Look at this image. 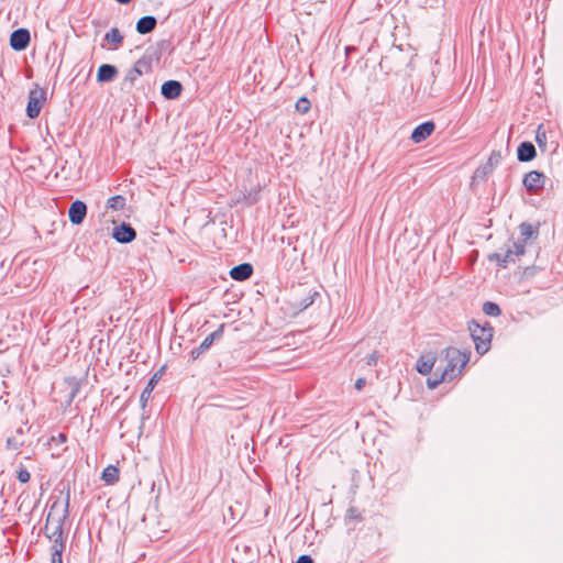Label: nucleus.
Listing matches in <instances>:
<instances>
[{"label": "nucleus", "instance_id": "nucleus-1", "mask_svg": "<svg viewBox=\"0 0 563 563\" xmlns=\"http://www.w3.org/2000/svg\"><path fill=\"white\" fill-rule=\"evenodd\" d=\"M68 508L69 493H67L64 499L55 500L49 507L44 527V534L53 542V544L64 543L63 526L68 517Z\"/></svg>", "mask_w": 563, "mask_h": 563}, {"label": "nucleus", "instance_id": "nucleus-2", "mask_svg": "<svg viewBox=\"0 0 563 563\" xmlns=\"http://www.w3.org/2000/svg\"><path fill=\"white\" fill-rule=\"evenodd\" d=\"M470 360L468 354L462 353L456 347L444 349L438 357V365L435 376L438 373L442 374V379L452 380L465 367Z\"/></svg>", "mask_w": 563, "mask_h": 563}, {"label": "nucleus", "instance_id": "nucleus-3", "mask_svg": "<svg viewBox=\"0 0 563 563\" xmlns=\"http://www.w3.org/2000/svg\"><path fill=\"white\" fill-rule=\"evenodd\" d=\"M522 241L512 242L507 247L505 254L493 253L488 256L489 261L497 262L500 267H506L509 263H515L516 258L523 255L526 251V241L534 235V230L530 223L523 222L519 227Z\"/></svg>", "mask_w": 563, "mask_h": 563}, {"label": "nucleus", "instance_id": "nucleus-4", "mask_svg": "<svg viewBox=\"0 0 563 563\" xmlns=\"http://www.w3.org/2000/svg\"><path fill=\"white\" fill-rule=\"evenodd\" d=\"M471 336L475 343L476 352L481 355L485 354L490 349V342L493 338V328L489 323L484 325L472 321L468 325Z\"/></svg>", "mask_w": 563, "mask_h": 563}, {"label": "nucleus", "instance_id": "nucleus-5", "mask_svg": "<svg viewBox=\"0 0 563 563\" xmlns=\"http://www.w3.org/2000/svg\"><path fill=\"white\" fill-rule=\"evenodd\" d=\"M152 69V63L150 58L142 57L140 58L134 66L128 70L123 81H122V89L125 88H132L135 80L144 75L150 73Z\"/></svg>", "mask_w": 563, "mask_h": 563}, {"label": "nucleus", "instance_id": "nucleus-6", "mask_svg": "<svg viewBox=\"0 0 563 563\" xmlns=\"http://www.w3.org/2000/svg\"><path fill=\"white\" fill-rule=\"evenodd\" d=\"M45 100L46 91L44 89L35 88L30 91L26 107V114L30 119H35L38 117Z\"/></svg>", "mask_w": 563, "mask_h": 563}, {"label": "nucleus", "instance_id": "nucleus-7", "mask_svg": "<svg viewBox=\"0 0 563 563\" xmlns=\"http://www.w3.org/2000/svg\"><path fill=\"white\" fill-rule=\"evenodd\" d=\"M112 236L117 242L125 244L136 238V232L131 224L122 222L120 225L114 227Z\"/></svg>", "mask_w": 563, "mask_h": 563}, {"label": "nucleus", "instance_id": "nucleus-8", "mask_svg": "<svg viewBox=\"0 0 563 563\" xmlns=\"http://www.w3.org/2000/svg\"><path fill=\"white\" fill-rule=\"evenodd\" d=\"M31 41L30 32L26 29H18L11 33L10 45L14 51L25 49Z\"/></svg>", "mask_w": 563, "mask_h": 563}, {"label": "nucleus", "instance_id": "nucleus-9", "mask_svg": "<svg viewBox=\"0 0 563 563\" xmlns=\"http://www.w3.org/2000/svg\"><path fill=\"white\" fill-rule=\"evenodd\" d=\"M545 176L538 172L531 170L523 178V186L530 192H537L544 187Z\"/></svg>", "mask_w": 563, "mask_h": 563}, {"label": "nucleus", "instance_id": "nucleus-10", "mask_svg": "<svg viewBox=\"0 0 563 563\" xmlns=\"http://www.w3.org/2000/svg\"><path fill=\"white\" fill-rule=\"evenodd\" d=\"M224 324H221L216 331L210 333L201 344L191 351V358L197 360L205 351H207L213 343L214 340H218L223 334Z\"/></svg>", "mask_w": 563, "mask_h": 563}, {"label": "nucleus", "instance_id": "nucleus-11", "mask_svg": "<svg viewBox=\"0 0 563 563\" xmlns=\"http://www.w3.org/2000/svg\"><path fill=\"white\" fill-rule=\"evenodd\" d=\"M87 214V206L80 200L74 201L68 210V217L73 224H80Z\"/></svg>", "mask_w": 563, "mask_h": 563}, {"label": "nucleus", "instance_id": "nucleus-12", "mask_svg": "<svg viewBox=\"0 0 563 563\" xmlns=\"http://www.w3.org/2000/svg\"><path fill=\"white\" fill-rule=\"evenodd\" d=\"M434 123L431 121L423 122L419 124L411 133V140L415 143H421L427 137H429L434 131Z\"/></svg>", "mask_w": 563, "mask_h": 563}, {"label": "nucleus", "instance_id": "nucleus-13", "mask_svg": "<svg viewBox=\"0 0 563 563\" xmlns=\"http://www.w3.org/2000/svg\"><path fill=\"white\" fill-rule=\"evenodd\" d=\"M435 363H438V357L433 353H426L419 357L416 368L421 375H428Z\"/></svg>", "mask_w": 563, "mask_h": 563}, {"label": "nucleus", "instance_id": "nucleus-14", "mask_svg": "<svg viewBox=\"0 0 563 563\" xmlns=\"http://www.w3.org/2000/svg\"><path fill=\"white\" fill-rule=\"evenodd\" d=\"M183 90V86L177 80H167L162 85L161 92L166 99L177 98Z\"/></svg>", "mask_w": 563, "mask_h": 563}, {"label": "nucleus", "instance_id": "nucleus-15", "mask_svg": "<svg viewBox=\"0 0 563 563\" xmlns=\"http://www.w3.org/2000/svg\"><path fill=\"white\" fill-rule=\"evenodd\" d=\"M252 273L253 266L250 263H242L231 268L230 276L234 280L242 282L250 278Z\"/></svg>", "mask_w": 563, "mask_h": 563}, {"label": "nucleus", "instance_id": "nucleus-16", "mask_svg": "<svg viewBox=\"0 0 563 563\" xmlns=\"http://www.w3.org/2000/svg\"><path fill=\"white\" fill-rule=\"evenodd\" d=\"M536 147L531 142H522L517 150L519 162H530L536 157Z\"/></svg>", "mask_w": 563, "mask_h": 563}, {"label": "nucleus", "instance_id": "nucleus-17", "mask_svg": "<svg viewBox=\"0 0 563 563\" xmlns=\"http://www.w3.org/2000/svg\"><path fill=\"white\" fill-rule=\"evenodd\" d=\"M156 24H157V20L155 16L145 15V16H142L136 22V31L140 34H147V33H151L156 27Z\"/></svg>", "mask_w": 563, "mask_h": 563}, {"label": "nucleus", "instance_id": "nucleus-18", "mask_svg": "<svg viewBox=\"0 0 563 563\" xmlns=\"http://www.w3.org/2000/svg\"><path fill=\"white\" fill-rule=\"evenodd\" d=\"M118 69L115 66L110 64H103L99 67L97 73V79L100 82H108L115 78Z\"/></svg>", "mask_w": 563, "mask_h": 563}, {"label": "nucleus", "instance_id": "nucleus-19", "mask_svg": "<svg viewBox=\"0 0 563 563\" xmlns=\"http://www.w3.org/2000/svg\"><path fill=\"white\" fill-rule=\"evenodd\" d=\"M24 444L23 430L19 428L15 434L7 439V449L18 451Z\"/></svg>", "mask_w": 563, "mask_h": 563}, {"label": "nucleus", "instance_id": "nucleus-20", "mask_svg": "<svg viewBox=\"0 0 563 563\" xmlns=\"http://www.w3.org/2000/svg\"><path fill=\"white\" fill-rule=\"evenodd\" d=\"M501 161V153L500 151H493L492 154L488 157V161L485 165H483L484 175H489L493 173L495 167L500 163Z\"/></svg>", "mask_w": 563, "mask_h": 563}, {"label": "nucleus", "instance_id": "nucleus-21", "mask_svg": "<svg viewBox=\"0 0 563 563\" xmlns=\"http://www.w3.org/2000/svg\"><path fill=\"white\" fill-rule=\"evenodd\" d=\"M101 478L107 484L112 485L119 481V470L113 465H109L103 470Z\"/></svg>", "mask_w": 563, "mask_h": 563}, {"label": "nucleus", "instance_id": "nucleus-22", "mask_svg": "<svg viewBox=\"0 0 563 563\" xmlns=\"http://www.w3.org/2000/svg\"><path fill=\"white\" fill-rule=\"evenodd\" d=\"M157 383V374H155L147 383L146 387L144 388V390L142 391L141 394V397H140V400H141V404L142 406L144 407L146 401L150 399L151 397V394L155 387Z\"/></svg>", "mask_w": 563, "mask_h": 563}, {"label": "nucleus", "instance_id": "nucleus-23", "mask_svg": "<svg viewBox=\"0 0 563 563\" xmlns=\"http://www.w3.org/2000/svg\"><path fill=\"white\" fill-rule=\"evenodd\" d=\"M11 225L5 211L0 212V238H4L10 233Z\"/></svg>", "mask_w": 563, "mask_h": 563}, {"label": "nucleus", "instance_id": "nucleus-24", "mask_svg": "<svg viewBox=\"0 0 563 563\" xmlns=\"http://www.w3.org/2000/svg\"><path fill=\"white\" fill-rule=\"evenodd\" d=\"M104 40L108 43H113L115 45H120L123 41V36L117 27H113L109 32H107Z\"/></svg>", "mask_w": 563, "mask_h": 563}, {"label": "nucleus", "instance_id": "nucleus-25", "mask_svg": "<svg viewBox=\"0 0 563 563\" xmlns=\"http://www.w3.org/2000/svg\"><path fill=\"white\" fill-rule=\"evenodd\" d=\"M65 549L64 543H56L52 544L51 551H52V563H63V551Z\"/></svg>", "mask_w": 563, "mask_h": 563}, {"label": "nucleus", "instance_id": "nucleus-26", "mask_svg": "<svg viewBox=\"0 0 563 563\" xmlns=\"http://www.w3.org/2000/svg\"><path fill=\"white\" fill-rule=\"evenodd\" d=\"M483 311H484L485 314L493 316V317H497L501 312L500 308L498 307V305L495 303V302H492V301H487V302L484 303Z\"/></svg>", "mask_w": 563, "mask_h": 563}, {"label": "nucleus", "instance_id": "nucleus-27", "mask_svg": "<svg viewBox=\"0 0 563 563\" xmlns=\"http://www.w3.org/2000/svg\"><path fill=\"white\" fill-rule=\"evenodd\" d=\"M125 205V199L122 196H114L108 200V208L113 210H121Z\"/></svg>", "mask_w": 563, "mask_h": 563}, {"label": "nucleus", "instance_id": "nucleus-28", "mask_svg": "<svg viewBox=\"0 0 563 563\" xmlns=\"http://www.w3.org/2000/svg\"><path fill=\"white\" fill-rule=\"evenodd\" d=\"M295 107L298 112L307 113L310 110L311 103L307 98L302 97L297 100Z\"/></svg>", "mask_w": 563, "mask_h": 563}, {"label": "nucleus", "instance_id": "nucleus-29", "mask_svg": "<svg viewBox=\"0 0 563 563\" xmlns=\"http://www.w3.org/2000/svg\"><path fill=\"white\" fill-rule=\"evenodd\" d=\"M439 377H435V378H429L427 380V385L430 389H434L435 387H438L441 383L443 382H450L449 379H442V374L441 373H438Z\"/></svg>", "mask_w": 563, "mask_h": 563}, {"label": "nucleus", "instance_id": "nucleus-30", "mask_svg": "<svg viewBox=\"0 0 563 563\" xmlns=\"http://www.w3.org/2000/svg\"><path fill=\"white\" fill-rule=\"evenodd\" d=\"M536 141L539 144V146H545L547 136L545 132L541 131V126H539L537 130Z\"/></svg>", "mask_w": 563, "mask_h": 563}, {"label": "nucleus", "instance_id": "nucleus-31", "mask_svg": "<svg viewBox=\"0 0 563 563\" xmlns=\"http://www.w3.org/2000/svg\"><path fill=\"white\" fill-rule=\"evenodd\" d=\"M380 358V354L377 351H373L371 355L367 357V365L375 366Z\"/></svg>", "mask_w": 563, "mask_h": 563}, {"label": "nucleus", "instance_id": "nucleus-32", "mask_svg": "<svg viewBox=\"0 0 563 563\" xmlns=\"http://www.w3.org/2000/svg\"><path fill=\"white\" fill-rule=\"evenodd\" d=\"M30 477H31V475L27 470L21 468L18 471V479L21 483H27L30 481Z\"/></svg>", "mask_w": 563, "mask_h": 563}, {"label": "nucleus", "instance_id": "nucleus-33", "mask_svg": "<svg viewBox=\"0 0 563 563\" xmlns=\"http://www.w3.org/2000/svg\"><path fill=\"white\" fill-rule=\"evenodd\" d=\"M317 295H318V292L314 291L312 295H309L307 298H305L302 300V302L300 303L301 309H306L309 306H311L313 303V301H314V296H317Z\"/></svg>", "mask_w": 563, "mask_h": 563}, {"label": "nucleus", "instance_id": "nucleus-34", "mask_svg": "<svg viewBox=\"0 0 563 563\" xmlns=\"http://www.w3.org/2000/svg\"><path fill=\"white\" fill-rule=\"evenodd\" d=\"M487 176H488V175H484V170H483V166H482V167H479V168H477V169L475 170L473 178H474L475 180H477V179L483 180V179H485Z\"/></svg>", "mask_w": 563, "mask_h": 563}, {"label": "nucleus", "instance_id": "nucleus-35", "mask_svg": "<svg viewBox=\"0 0 563 563\" xmlns=\"http://www.w3.org/2000/svg\"><path fill=\"white\" fill-rule=\"evenodd\" d=\"M297 563H313V560L309 555H300Z\"/></svg>", "mask_w": 563, "mask_h": 563}, {"label": "nucleus", "instance_id": "nucleus-36", "mask_svg": "<svg viewBox=\"0 0 563 563\" xmlns=\"http://www.w3.org/2000/svg\"><path fill=\"white\" fill-rule=\"evenodd\" d=\"M365 384H366L365 378H358V379L356 380V383H355V388H356L357 390H362V389H363V387L365 386Z\"/></svg>", "mask_w": 563, "mask_h": 563}, {"label": "nucleus", "instance_id": "nucleus-37", "mask_svg": "<svg viewBox=\"0 0 563 563\" xmlns=\"http://www.w3.org/2000/svg\"><path fill=\"white\" fill-rule=\"evenodd\" d=\"M77 391H78V386L76 385L71 389L70 397H69V402L74 399V397L76 396Z\"/></svg>", "mask_w": 563, "mask_h": 563}, {"label": "nucleus", "instance_id": "nucleus-38", "mask_svg": "<svg viewBox=\"0 0 563 563\" xmlns=\"http://www.w3.org/2000/svg\"><path fill=\"white\" fill-rule=\"evenodd\" d=\"M115 1L119 3H122V4H126V3L131 2L132 0H115Z\"/></svg>", "mask_w": 563, "mask_h": 563}]
</instances>
